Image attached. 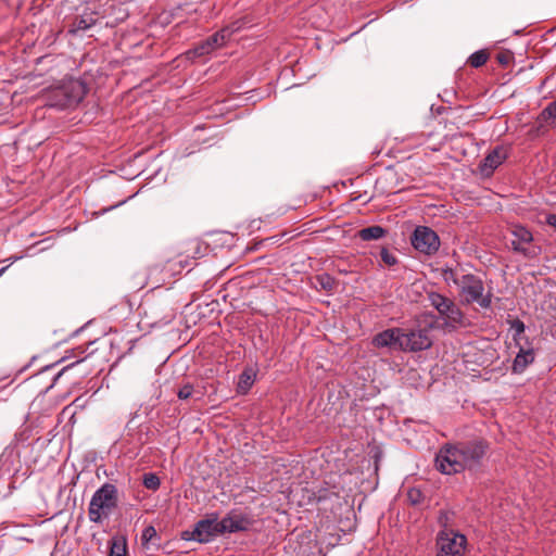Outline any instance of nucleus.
Returning <instances> with one entry per match:
<instances>
[{
	"label": "nucleus",
	"mask_w": 556,
	"mask_h": 556,
	"mask_svg": "<svg viewBox=\"0 0 556 556\" xmlns=\"http://www.w3.org/2000/svg\"><path fill=\"white\" fill-rule=\"evenodd\" d=\"M5 270V268H1L0 269V275Z\"/></svg>",
	"instance_id": "34"
},
{
	"label": "nucleus",
	"mask_w": 556,
	"mask_h": 556,
	"mask_svg": "<svg viewBox=\"0 0 556 556\" xmlns=\"http://www.w3.org/2000/svg\"><path fill=\"white\" fill-rule=\"evenodd\" d=\"M380 256L382 262L388 266L397 264V257L386 248L381 249Z\"/></svg>",
	"instance_id": "24"
},
{
	"label": "nucleus",
	"mask_w": 556,
	"mask_h": 556,
	"mask_svg": "<svg viewBox=\"0 0 556 556\" xmlns=\"http://www.w3.org/2000/svg\"><path fill=\"white\" fill-rule=\"evenodd\" d=\"M445 279L446 280H452L454 282V279L455 278H460V276H457L452 269H450L448 271H445Z\"/></svg>",
	"instance_id": "29"
},
{
	"label": "nucleus",
	"mask_w": 556,
	"mask_h": 556,
	"mask_svg": "<svg viewBox=\"0 0 556 556\" xmlns=\"http://www.w3.org/2000/svg\"><path fill=\"white\" fill-rule=\"evenodd\" d=\"M87 91V85L83 80L75 78L64 80L63 84L54 90L55 97H62L67 104H78L81 102Z\"/></svg>",
	"instance_id": "10"
},
{
	"label": "nucleus",
	"mask_w": 556,
	"mask_h": 556,
	"mask_svg": "<svg viewBox=\"0 0 556 556\" xmlns=\"http://www.w3.org/2000/svg\"><path fill=\"white\" fill-rule=\"evenodd\" d=\"M486 451L488 444L482 440L445 444L437 454L435 467L444 475L473 470L481 465Z\"/></svg>",
	"instance_id": "1"
},
{
	"label": "nucleus",
	"mask_w": 556,
	"mask_h": 556,
	"mask_svg": "<svg viewBox=\"0 0 556 556\" xmlns=\"http://www.w3.org/2000/svg\"><path fill=\"white\" fill-rule=\"evenodd\" d=\"M507 157L505 148L496 147L483 160L481 170L485 174H491L496 169Z\"/></svg>",
	"instance_id": "14"
},
{
	"label": "nucleus",
	"mask_w": 556,
	"mask_h": 556,
	"mask_svg": "<svg viewBox=\"0 0 556 556\" xmlns=\"http://www.w3.org/2000/svg\"><path fill=\"white\" fill-rule=\"evenodd\" d=\"M192 393H193V386L187 383L178 390L177 396L179 400H188L189 397H191Z\"/></svg>",
	"instance_id": "25"
},
{
	"label": "nucleus",
	"mask_w": 556,
	"mask_h": 556,
	"mask_svg": "<svg viewBox=\"0 0 556 556\" xmlns=\"http://www.w3.org/2000/svg\"><path fill=\"white\" fill-rule=\"evenodd\" d=\"M540 126L556 124V106H546L538 118Z\"/></svg>",
	"instance_id": "18"
},
{
	"label": "nucleus",
	"mask_w": 556,
	"mask_h": 556,
	"mask_svg": "<svg viewBox=\"0 0 556 556\" xmlns=\"http://www.w3.org/2000/svg\"><path fill=\"white\" fill-rule=\"evenodd\" d=\"M412 245L426 255L434 254L440 248V239L435 231L426 226H418L410 238Z\"/></svg>",
	"instance_id": "8"
},
{
	"label": "nucleus",
	"mask_w": 556,
	"mask_h": 556,
	"mask_svg": "<svg viewBox=\"0 0 556 556\" xmlns=\"http://www.w3.org/2000/svg\"><path fill=\"white\" fill-rule=\"evenodd\" d=\"M408 496H409V500L412 501V503H414V504L418 503V496H419L418 492L412 490V491H409Z\"/></svg>",
	"instance_id": "30"
},
{
	"label": "nucleus",
	"mask_w": 556,
	"mask_h": 556,
	"mask_svg": "<svg viewBox=\"0 0 556 556\" xmlns=\"http://www.w3.org/2000/svg\"><path fill=\"white\" fill-rule=\"evenodd\" d=\"M316 281L326 291H330L334 287V279L328 274L318 275Z\"/></svg>",
	"instance_id": "23"
},
{
	"label": "nucleus",
	"mask_w": 556,
	"mask_h": 556,
	"mask_svg": "<svg viewBox=\"0 0 556 556\" xmlns=\"http://www.w3.org/2000/svg\"><path fill=\"white\" fill-rule=\"evenodd\" d=\"M513 328L518 332L521 333L525 331V324L521 320H515L513 324Z\"/></svg>",
	"instance_id": "27"
},
{
	"label": "nucleus",
	"mask_w": 556,
	"mask_h": 556,
	"mask_svg": "<svg viewBox=\"0 0 556 556\" xmlns=\"http://www.w3.org/2000/svg\"><path fill=\"white\" fill-rule=\"evenodd\" d=\"M444 111H445V106H442V105L435 106L437 114H442Z\"/></svg>",
	"instance_id": "32"
},
{
	"label": "nucleus",
	"mask_w": 556,
	"mask_h": 556,
	"mask_svg": "<svg viewBox=\"0 0 556 556\" xmlns=\"http://www.w3.org/2000/svg\"><path fill=\"white\" fill-rule=\"evenodd\" d=\"M118 505V491L112 483H104L92 495L88 517L91 522L101 523Z\"/></svg>",
	"instance_id": "2"
},
{
	"label": "nucleus",
	"mask_w": 556,
	"mask_h": 556,
	"mask_svg": "<svg viewBox=\"0 0 556 556\" xmlns=\"http://www.w3.org/2000/svg\"><path fill=\"white\" fill-rule=\"evenodd\" d=\"M76 27L77 29H87L89 25L86 23L85 20L80 18L79 21H77Z\"/></svg>",
	"instance_id": "31"
},
{
	"label": "nucleus",
	"mask_w": 556,
	"mask_h": 556,
	"mask_svg": "<svg viewBox=\"0 0 556 556\" xmlns=\"http://www.w3.org/2000/svg\"><path fill=\"white\" fill-rule=\"evenodd\" d=\"M403 328H390L377 333L372 338L375 348H388L389 350H400L402 345Z\"/></svg>",
	"instance_id": "13"
},
{
	"label": "nucleus",
	"mask_w": 556,
	"mask_h": 556,
	"mask_svg": "<svg viewBox=\"0 0 556 556\" xmlns=\"http://www.w3.org/2000/svg\"><path fill=\"white\" fill-rule=\"evenodd\" d=\"M61 101H62V100L60 99V100H59V102H58L56 104H58V105H61V104H62V103H61Z\"/></svg>",
	"instance_id": "35"
},
{
	"label": "nucleus",
	"mask_w": 556,
	"mask_h": 556,
	"mask_svg": "<svg viewBox=\"0 0 556 556\" xmlns=\"http://www.w3.org/2000/svg\"><path fill=\"white\" fill-rule=\"evenodd\" d=\"M127 548L124 540H113L109 556H126Z\"/></svg>",
	"instance_id": "20"
},
{
	"label": "nucleus",
	"mask_w": 556,
	"mask_h": 556,
	"mask_svg": "<svg viewBox=\"0 0 556 556\" xmlns=\"http://www.w3.org/2000/svg\"><path fill=\"white\" fill-rule=\"evenodd\" d=\"M511 249L527 258H534L541 253V249L534 245L532 232L520 225H516L510 229Z\"/></svg>",
	"instance_id": "6"
},
{
	"label": "nucleus",
	"mask_w": 556,
	"mask_h": 556,
	"mask_svg": "<svg viewBox=\"0 0 556 556\" xmlns=\"http://www.w3.org/2000/svg\"><path fill=\"white\" fill-rule=\"evenodd\" d=\"M467 539L465 535L448 529L444 523L437 535V556H464Z\"/></svg>",
	"instance_id": "5"
},
{
	"label": "nucleus",
	"mask_w": 556,
	"mask_h": 556,
	"mask_svg": "<svg viewBox=\"0 0 556 556\" xmlns=\"http://www.w3.org/2000/svg\"><path fill=\"white\" fill-rule=\"evenodd\" d=\"M552 104L556 105V101H555V102H553Z\"/></svg>",
	"instance_id": "36"
},
{
	"label": "nucleus",
	"mask_w": 556,
	"mask_h": 556,
	"mask_svg": "<svg viewBox=\"0 0 556 556\" xmlns=\"http://www.w3.org/2000/svg\"><path fill=\"white\" fill-rule=\"evenodd\" d=\"M142 483L148 490L155 491L160 488L161 481L155 473L149 472L143 475Z\"/></svg>",
	"instance_id": "21"
},
{
	"label": "nucleus",
	"mask_w": 556,
	"mask_h": 556,
	"mask_svg": "<svg viewBox=\"0 0 556 556\" xmlns=\"http://www.w3.org/2000/svg\"><path fill=\"white\" fill-rule=\"evenodd\" d=\"M180 536L185 541H197L198 542V536L195 535V527L192 530L182 531Z\"/></svg>",
	"instance_id": "26"
},
{
	"label": "nucleus",
	"mask_w": 556,
	"mask_h": 556,
	"mask_svg": "<svg viewBox=\"0 0 556 556\" xmlns=\"http://www.w3.org/2000/svg\"><path fill=\"white\" fill-rule=\"evenodd\" d=\"M432 340L429 336L428 327L403 329L401 351L403 352H420L430 349Z\"/></svg>",
	"instance_id": "7"
},
{
	"label": "nucleus",
	"mask_w": 556,
	"mask_h": 556,
	"mask_svg": "<svg viewBox=\"0 0 556 556\" xmlns=\"http://www.w3.org/2000/svg\"><path fill=\"white\" fill-rule=\"evenodd\" d=\"M252 522L248 515L232 510L220 520V529L223 534L247 531Z\"/></svg>",
	"instance_id": "12"
},
{
	"label": "nucleus",
	"mask_w": 556,
	"mask_h": 556,
	"mask_svg": "<svg viewBox=\"0 0 556 556\" xmlns=\"http://www.w3.org/2000/svg\"><path fill=\"white\" fill-rule=\"evenodd\" d=\"M444 518L447 519L446 516H444ZM442 520H443V516H440V521L442 522Z\"/></svg>",
	"instance_id": "33"
},
{
	"label": "nucleus",
	"mask_w": 556,
	"mask_h": 556,
	"mask_svg": "<svg viewBox=\"0 0 556 556\" xmlns=\"http://www.w3.org/2000/svg\"><path fill=\"white\" fill-rule=\"evenodd\" d=\"M256 378V371L249 367L245 368L239 376L238 382H237V393L238 394H247L250 389L252 388L254 381Z\"/></svg>",
	"instance_id": "16"
},
{
	"label": "nucleus",
	"mask_w": 556,
	"mask_h": 556,
	"mask_svg": "<svg viewBox=\"0 0 556 556\" xmlns=\"http://www.w3.org/2000/svg\"><path fill=\"white\" fill-rule=\"evenodd\" d=\"M220 520L218 515L213 513L195 523V535L199 543H208L217 535H222Z\"/></svg>",
	"instance_id": "11"
},
{
	"label": "nucleus",
	"mask_w": 556,
	"mask_h": 556,
	"mask_svg": "<svg viewBox=\"0 0 556 556\" xmlns=\"http://www.w3.org/2000/svg\"><path fill=\"white\" fill-rule=\"evenodd\" d=\"M157 538L156 530L153 526H148L141 533V543L144 547H149V544Z\"/></svg>",
	"instance_id": "22"
},
{
	"label": "nucleus",
	"mask_w": 556,
	"mask_h": 556,
	"mask_svg": "<svg viewBox=\"0 0 556 556\" xmlns=\"http://www.w3.org/2000/svg\"><path fill=\"white\" fill-rule=\"evenodd\" d=\"M534 362V351L532 349H520L518 354L516 355L511 371L514 374H522L526 368Z\"/></svg>",
	"instance_id": "15"
},
{
	"label": "nucleus",
	"mask_w": 556,
	"mask_h": 556,
	"mask_svg": "<svg viewBox=\"0 0 556 556\" xmlns=\"http://www.w3.org/2000/svg\"><path fill=\"white\" fill-rule=\"evenodd\" d=\"M231 34L232 31L228 27L216 31L207 39L195 46L193 49L189 50L187 52L188 59L193 60L195 58L206 55L215 49L225 46V43L230 39Z\"/></svg>",
	"instance_id": "9"
},
{
	"label": "nucleus",
	"mask_w": 556,
	"mask_h": 556,
	"mask_svg": "<svg viewBox=\"0 0 556 556\" xmlns=\"http://www.w3.org/2000/svg\"><path fill=\"white\" fill-rule=\"evenodd\" d=\"M488 53L483 50H480V51H476L475 53H472L469 59H468V62L469 64L475 67V68H478L480 66H482L483 64H485V62L488 61Z\"/></svg>",
	"instance_id": "19"
},
{
	"label": "nucleus",
	"mask_w": 556,
	"mask_h": 556,
	"mask_svg": "<svg viewBox=\"0 0 556 556\" xmlns=\"http://www.w3.org/2000/svg\"><path fill=\"white\" fill-rule=\"evenodd\" d=\"M428 299L444 319L445 328L454 330L465 325L464 314L454 301L437 292L429 293Z\"/></svg>",
	"instance_id": "4"
},
{
	"label": "nucleus",
	"mask_w": 556,
	"mask_h": 556,
	"mask_svg": "<svg viewBox=\"0 0 556 556\" xmlns=\"http://www.w3.org/2000/svg\"><path fill=\"white\" fill-rule=\"evenodd\" d=\"M387 233V230L378 225L370 226L363 228L358 231L359 239L364 241H370V240H378L382 237H384Z\"/></svg>",
	"instance_id": "17"
},
{
	"label": "nucleus",
	"mask_w": 556,
	"mask_h": 556,
	"mask_svg": "<svg viewBox=\"0 0 556 556\" xmlns=\"http://www.w3.org/2000/svg\"><path fill=\"white\" fill-rule=\"evenodd\" d=\"M454 283L459 288L463 303H478L482 308H489L492 304V293H484L483 281L476 275L466 274L455 278Z\"/></svg>",
	"instance_id": "3"
},
{
	"label": "nucleus",
	"mask_w": 556,
	"mask_h": 556,
	"mask_svg": "<svg viewBox=\"0 0 556 556\" xmlns=\"http://www.w3.org/2000/svg\"><path fill=\"white\" fill-rule=\"evenodd\" d=\"M546 224L556 229V214H548L546 216Z\"/></svg>",
	"instance_id": "28"
}]
</instances>
